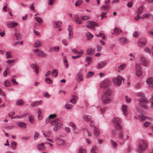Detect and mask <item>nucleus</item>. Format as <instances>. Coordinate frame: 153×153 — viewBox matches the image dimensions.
<instances>
[{"mask_svg":"<svg viewBox=\"0 0 153 153\" xmlns=\"http://www.w3.org/2000/svg\"><path fill=\"white\" fill-rule=\"evenodd\" d=\"M86 35L88 40L89 39L94 36H93L91 33L88 32L86 33Z\"/></svg>","mask_w":153,"mask_h":153,"instance_id":"72a5a7b5","label":"nucleus"},{"mask_svg":"<svg viewBox=\"0 0 153 153\" xmlns=\"http://www.w3.org/2000/svg\"><path fill=\"white\" fill-rule=\"evenodd\" d=\"M62 23L61 21H58L57 22H55L54 26L55 28L60 27L61 26Z\"/></svg>","mask_w":153,"mask_h":153,"instance_id":"bb28decb","label":"nucleus"},{"mask_svg":"<svg viewBox=\"0 0 153 153\" xmlns=\"http://www.w3.org/2000/svg\"><path fill=\"white\" fill-rule=\"evenodd\" d=\"M139 118L142 121L144 120L146 118V117L143 114H140L139 116Z\"/></svg>","mask_w":153,"mask_h":153,"instance_id":"c03bdc74","label":"nucleus"},{"mask_svg":"<svg viewBox=\"0 0 153 153\" xmlns=\"http://www.w3.org/2000/svg\"><path fill=\"white\" fill-rule=\"evenodd\" d=\"M87 23L90 24L91 25H86V27L88 28H92L93 26H98V24L95 22H94L91 21H88L87 22Z\"/></svg>","mask_w":153,"mask_h":153,"instance_id":"6e6552de","label":"nucleus"},{"mask_svg":"<svg viewBox=\"0 0 153 153\" xmlns=\"http://www.w3.org/2000/svg\"><path fill=\"white\" fill-rule=\"evenodd\" d=\"M74 21L77 24H81L82 23V21L80 20L78 16L77 15H75L74 17Z\"/></svg>","mask_w":153,"mask_h":153,"instance_id":"f3484780","label":"nucleus"},{"mask_svg":"<svg viewBox=\"0 0 153 153\" xmlns=\"http://www.w3.org/2000/svg\"><path fill=\"white\" fill-rule=\"evenodd\" d=\"M35 19L36 21L39 23H41L43 22V21L42 19L39 17H36Z\"/></svg>","mask_w":153,"mask_h":153,"instance_id":"e433bc0d","label":"nucleus"},{"mask_svg":"<svg viewBox=\"0 0 153 153\" xmlns=\"http://www.w3.org/2000/svg\"><path fill=\"white\" fill-rule=\"evenodd\" d=\"M69 125L70 126H71L73 129L74 130H75L76 127L75 125L72 122H71L70 123Z\"/></svg>","mask_w":153,"mask_h":153,"instance_id":"de8ad7c7","label":"nucleus"},{"mask_svg":"<svg viewBox=\"0 0 153 153\" xmlns=\"http://www.w3.org/2000/svg\"><path fill=\"white\" fill-rule=\"evenodd\" d=\"M36 54L38 56L42 57H45L46 56V54L45 52L42 51L39 52L38 54L36 53Z\"/></svg>","mask_w":153,"mask_h":153,"instance_id":"393cba45","label":"nucleus"},{"mask_svg":"<svg viewBox=\"0 0 153 153\" xmlns=\"http://www.w3.org/2000/svg\"><path fill=\"white\" fill-rule=\"evenodd\" d=\"M146 43V41L144 38H141L139 39L137 42L138 46L140 47H142L144 46Z\"/></svg>","mask_w":153,"mask_h":153,"instance_id":"0eeeda50","label":"nucleus"},{"mask_svg":"<svg viewBox=\"0 0 153 153\" xmlns=\"http://www.w3.org/2000/svg\"><path fill=\"white\" fill-rule=\"evenodd\" d=\"M68 30L69 31L68 35L69 36V37L68 38V39H71L73 37L72 28L71 25H69Z\"/></svg>","mask_w":153,"mask_h":153,"instance_id":"ddd939ff","label":"nucleus"},{"mask_svg":"<svg viewBox=\"0 0 153 153\" xmlns=\"http://www.w3.org/2000/svg\"><path fill=\"white\" fill-rule=\"evenodd\" d=\"M39 133L37 132H35L34 135V140L37 139V138L39 136Z\"/></svg>","mask_w":153,"mask_h":153,"instance_id":"4d7b16f0","label":"nucleus"},{"mask_svg":"<svg viewBox=\"0 0 153 153\" xmlns=\"http://www.w3.org/2000/svg\"><path fill=\"white\" fill-rule=\"evenodd\" d=\"M96 36L97 37L100 36L104 40H105L106 39L104 34L102 33H99V34H96Z\"/></svg>","mask_w":153,"mask_h":153,"instance_id":"79ce46f5","label":"nucleus"},{"mask_svg":"<svg viewBox=\"0 0 153 153\" xmlns=\"http://www.w3.org/2000/svg\"><path fill=\"white\" fill-rule=\"evenodd\" d=\"M139 34L137 31L134 32L133 33V36L135 37H137L139 36Z\"/></svg>","mask_w":153,"mask_h":153,"instance_id":"680f3d73","label":"nucleus"},{"mask_svg":"<svg viewBox=\"0 0 153 153\" xmlns=\"http://www.w3.org/2000/svg\"><path fill=\"white\" fill-rule=\"evenodd\" d=\"M111 82L110 80L105 79L101 82L100 84V86L101 88H108L110 85Z\"/></svg>","mask_w":153,"mask_h":153,"instance_id":"39448f33","label":"nucleus"},{"mask_svg":"<svg viewBox=\"0 0 153 153\" xmlns=\"http://www.w3.org/2000/svg\"><path fill=\"white\" fill-rule=\"evenodd\" d=\"M63 61L65 66L66 68H68V64L67 63L68 61L66 56H64L63 57Z\"/></svg>","mask_w":153,"mask_h":153,"instance_id":"cd10ccee","label":"nucleus"},{"mask_svg":"<svg viewBox=\"0 0 153 153\" xmlns=\"http://www.w3.org/2000/svg\"><path fill=\"white\" fill-rule=\"evenodd\" d=\"M115 124V127L117 129L121 130V129L122 127L119 124V123H117Z\"/></svg>","mask_w":153,"mask_h":153,"instance_id":"a18cd8bd","label":"nucleus"},{"mask_svg":"<svg viewBox=\"0 0 153 153\" xmlns=\"http://www.w3.org/2000/svg\"><path fill=\"white\" fill-rule=\"evenodd\" d=\"M11 81L13 82V84L15 85H17L18 83L16 81V79L13 78L11 79Z\"/></svg>","mask_w":153,"mask_h":153,"instance_id":"0e129e2a","label":"nucleus"},{"mask_svg":"<svg viewBox=\"0 0 153 153\" xmlns=\"http://www.w3.org/2000/svg\"><path fill=\"white\" fill-rule=\"evenodd\" d=\"M58 71L57 69H54L52 71V74L53 75H54V74H55V75H53L54 76H57L58 75Z\"/></svg>","mask_w":153,"mask_h":153,"instance_id":"8fccbe9b","label":"nucleus"},{"mask_svg":"<svg viewBox=\"0 0 153 153\" xmlns=\"http://www.w3.org/2000/svg\"><path fill=\"white\" fill-rule=\"evenodd\" d=\"M45 80L46 82L49 84H51L52 83V81L48 78H46L45 79Z\"/></svg>","mask_w":153,"mask_h":153,"instance_id":"6e6d98bb","label":"nucleus"},{"mask_svg":"<svg viewBox=\"0 0 153 153\" xmlns=\"http://www.w3.org/2000/svg\"><path fill=\"white\" fill-rule=\"evenodd\" d=\"M151 16V15L149 13H146L143 15L141 17V18L142 19L144 18H148L150 17Z\"/></svg>","mask_w":153,"mask_h":153,"instance_id":"58836bf2","label":"nucleus"},{"mask_svg":"<svg viewBox=\"0 0 153 153\" xmlns=\"http://www.w3.org/2000/svg\"><path fill=\"white\" fill-rule=\"evenodd\" d=\"M16 124L19 127L23 128H26V124L24 122H18L16 123Z\"/></svg>","mask_w":153,"mask_h":153,"instance_id":"6ab92c4d","label":"nucleus"},{"mask_svg":"<svg viewBox=\"0 0 153 153\" xmlns=\"http://www.w3.org/2000/svg\"><path fill=\"white\" fill-rule=\"evenodd\" d=\"M126 64H122L118 67V68L120 70H123L125 68Z\"/></svg>","mask_w":153,"mask_h":153,"instance_id":"603ef678","label":"nucleus"},{"mask_svg":"<svg viewBox=\"0 0 153 153\" xmlns=\"http://www.w3.org/2000/svg\"><path fill=\"white\" fill-rule=\"evenodd\" d=\"M92 50L91 48L88 49L87 51V53L88 55H91L92 54Z\"/></svg>","mask_w":153,"mask_h":153,"instance_id":"13d9d810","label":"nucleus"},{"mask_svg":"<svg viewBox=\"0 0 153 153\" xmlns=\"http://www.w3.org/2000/svg\"><path fill=\"white\" fill-rule=\"evenodd\" d=\"M124 135L122 132L120 133L119 135V137L120 139H123L124 138Z\"/></svg>","mask_w":153,"mask_h":153,"instance_id":"bf43d9fd","label":"nucleus"},{"mask_svg":"<svg viewBox=\"0 0 153 153\" xmlns=\"http://www.w3.org/2000/svg\"><path fill=\"white\" fill-rule=\"evenodd\" d=\"M91 58L90 56H86L85 59V61L87 63V64H85L86 66H88L89 64L91 62Z\"/></svg>","mask_w":153,"mask_h":153,"instance_id":"a211bd4d","label":"nucleus"},{"mask_svg":"<svg viewBox=\"0 0 153 153\" xmlns=\"http://www.w3.org/2000/svg\"><path fill=\"white\" fill-rule=\"evenodd\" d=\"M83 118L84 120L87 121H90L91 119V117L90 116L86 115H84Z\"/></svg>","mask_w":153,"mask_h":153,"instance_id":"4be33fe9","label":"nucleus"},{"mask_svg":"<svg viewBox=\"0 0 153 153\" xmlns=\"http://www.w3.org/2000/svg\"><path fill=\"white\" fill-rule=\"evenodd\" d=\"M45 122L47 123H50L51 126H54L53 130L55 131L59 130L62 127V124L59 118L51 119L48 117L46 119Z\"/></svg>","mask_w":153,"mask_h":153,"instance_id":"f257e3e1","label":"nucleus"},{"mask_svg":"<svg viewBox=\"0 0 153 153\" xmlns=\"http://www.w3.org/2000/svg\"><path fill=\"white\" fill-rule=\"evenodd\" d=\"M38 117L39 120H41L42 118V113L40 109H39L38 110Z\"/></svg>","mask_w":153,"mask_h":153,"instance_id":"c9c22d12","label":"nucleus"},{"mask_svg":"<svg viewBox=\"0 0 153 153\" xmlns=\"http://www.w3.org/2000/svg\"><path fill=\"white\" fill-rule=\"evenodd\" d=\"M44 96L47 98H49L50 97L51 95L49 94L47 92H46L44 94Z\"/></svg>","mask_w":153,"mask_h":153,"instance_id":"338daca9","label":"nucleus"},{"mask_svg":"<svg viewBox=\"0 0 153 153\" xmlns=\"http://www.w3.org/2000/svg\"><path fill=\"white\" fill-rule=\"evenodd\" d=\"M94 74V73L93 72H91L89 71L88 72L86 75V77L87 78H89L92 76Z\"/></svg>","mask_w":153,"mask_h":153,"instance_id":"473e14b6","label":"nucleus"},{"mask_svg":"<svg viewBox=\"0 0 153 153\" xmlns=\"http://www.w3.org/2000/svg\"><path fill=\"white\" fill-rule=\"evenodd\" d=\"M147 84L149 85V87L153 88V78L150 77L148 78L146 81Z\"/></svg>","mask_w":153,"mask_h":153,"instance_id":"9d476101","label":"nucleus"},{"mask_svg":"<svg viewBox=\"0 0 153 153\" xmlns=\"http://www.w3.org/2000/svg\"><path fill=\"white\" fill-rule=\"evenodd\" d=\"M151 123L149 122H146L144 123V126L145 127H148L149 126V125Z\"/></svg>","mask_w":153,"mask_h":153,"instance_id":"774afa93","label":"nucleus"},{"mask_svg":"<svg viewBox=\"0 0 153 153\" xmlns=\"http://www.w3.org/2000/svg\"><path fill=\"white\" fill-rule=\"evenodd\" d=\"M139 105L140 106L143 107L144 108L148 109L149 108L145 104H141V103H139Z\"/></svg>","mask_w":153,"mask_h":153,"instance_id":"a19ab883","label":"nucleus"},{"mask_svg":"<svg viewBox=\"0 0 153 153\" xmlns=\"http://www.w3.org/2000/svg\"><path fill=\"white\" fill-rule=\"evenodd\" d=\"M45 143H41L37 145V148L39 150L44 151V144Z\"/></svg>","mask_w":153,"mask_h":153,"instance_id":"dca6fc26","label":"nucleus"},{"mask_svg":"<svg viewBox=\"0 0 153 153\" xmlns=\"http://www.w3.org/2000/svg\"><path fill=\"white\" fill-rule=\"evenodd\" d=\"M17 144L16 142L14 141H12L11 144V147L13 149H15L16 148V146Z\"/></svg>","mask_w":153,"mask_h":153,"instance_id":"4c0bfd02","label":"nucleus"},{"mask_svg":"<svg viewBox=\"0 0 153 153\" xmlns=\"http://www.w3.org/2000/svg\"><path fill=\"white\" fill-rule=\"evenodd\" d=\"M56 142L59 145H64L65 144V141L61 139H58L56 140Z\"/></svg>","mask_w":153,"mask_h":153,"instance_id":"412c9836","label":"nucleus"},{"mask_svg":"<svg viewBox=\"0 0 153 153\" xmlns=\"http://www.w3.org/2000/svg\"><path fill=\"white\" fill-rule=\"evenodd\" d=\"M141 64L144 65V66H147L148 64V60L145 57H142L140 59Z\"/></svg>","mask_w":153,"mask_h":153,"instance_id":"9b49d317","label":"nucleus"},{"mask_svg":"<svg viewBox=\"0 0 153 153\" xmlns=\"http://www.w3.org/2000/svg\"><path fill=\"white\" fill-rule=\"evenodd\" d=\"M119 29L118 28H115L114 29V33L116 34H118L119 33Z\"/></svg>","mask_w":153,"mask_h":153,"instance_id":"e2e57ef3","label":"nucleus"},{"mask_svg":"<svg viewBox=\"0 0 153 153\" xmlns=\"http://www.w3.org/2000/svg\"><path fill=\"white\" fill-rule=\"evenodd\" d=\"M72 107V105H71L66 104L65 105V107L67 109H71Z\"/></svg>","mask_w":153,"mask_h":153,"instance_id":"864d4df0","label":"nucleus"},{"mask_svg":"<svg viewBox=\"0 0 153 153\" xmlns=\"http://www.w3.org/2000/svg\"><path fill=\"white\" fill-rule=\"evenodd\" d=\"M6 55L7 59L12 58L11 53L10 52H6Z\"/></svg>","mask_w":153,"mask_h":153,"instance_id":"2f4dec72","label":"nucleus"},{"mask_svg":"<svg viewBox=\"0 0 153 153\" xmlns=\"http://www.w3.org/2000/svg\"><path fill=\"white\" fill-rule=\"evenodd\" d=\"M42 42L40 41H38L36 42L34 45V47L35 48H37L39 46H41Z\"/></svg>","mask_w":153,"mask_h":153,"instance_id":"c756f323","label":"nucleus"},{"mask_svg":"<svg viewBox=\"0 0 153 153\" xmlns=\"http://www.w3.org/2000/svg\"><path fill=\"white\" fill-rule=\"evenodd\" d=\"M4 85L6 87H8L10 85V82L8 80H6L4 82Z\"/></svg>","mask_w":153,"mask_h":153,"instance_id":"3c124183","label":"nucleus"},{"mask_svg":"<svg viewBox=\"0 0 153 153\" xmlns=\"http://www.w3.org/2000/svg\"><path fill=\"white\" fill-rule=\"evenodd\" d=\"M119 41L121 43H126L127 41V39L125 38H119Z\"/></svg>","mask_w":153,"mask_h":153,"instance_id":"c85d7f7f","label":"nucleus"},{"mask_svg":"<svg viewBox=\"0 0 153 153\" xmlns=\"http://www.w3.org/2000/svg\"><path fill=\"white\" fill-rule=\"evenodd\" d=\"M126 100L127 102L129 103L131 102V99L130 97H129L127 96H126L125 97Z\"/></svg>","mask_w":153,"mask_h":153,"instance_id":"052dcab7","label":"nucleus"},{"mask_svg":"<svg viewBox=\"0 0 153 153\" xmlns=\"http://www.w3.org/2000/svg\"><path fill=\"white\" fill-rule=\"evenodd\" d=\"M22 104V100L21 99H19L16 102V105L18 106H21Z\"/></svg>","mask_w":153,"mask_h":153,"instance_id":"37998d69","label":"nucleus"},{"mask_svg":"<svg viewBox=\"0 0 153 153\" xmlns=\"http://www.w3.org/2000/svg\"><path fill=\"white\" fill-rule=\"evenodd\" d=\"M81 19L82 20H85L90 19V17L88 16H82L81 17Z\"/></svg>","mask_w":153,"mask_h":153,"instance_id":"f704fd0d","label":"nucleus"},{"mask_svg":"<svg viewBox=\"0 0 153 153\" xmlns=\"http://www.w3.org/2000/svg\"><path fill=\"white\" fill-rule=\"evenodd\" d=\"M112 122L114 124H116L117 123H120L121 122V120L119 117H114L112 120Z\"/></svg>","mask_w":153,"mask_h":153,"instance_id":"aec40b11","label":"nucleus"},{"mask_svg":"<svg viewBox=\"0 0 153 153\" xmlns=\"http://www.w3.org/2000/svg\"><path fill=\"white\" fill-rule=\"evenodd\" d=\"M29 121L30 122L32 123H34V119L32 115H28Z\"/></svg>","mask_w":153,"mask_h":153,"instance_id":"ea45409f","label":"nucleus"},{"mask_svg":"<svg viewBox=\"0 0 153 153\" xmlns=\"http://www.w3.org/2000/svg\"><path fill=\"white\" fill-rule=\"evenodd\" d=\"M62 43L65 46H67L68 45V42L65 39H63L62 40Z\"/></svg>","mask_w":153,"mask_h":153,"instance_id":"69168bd1","label":"nucleus"},{"mask_svg":"<svg viewBox=\"0 0 153 153\" xmlns=\"http://www.w3.org/2000/svg\"><path fill=\"white\" fill-rule=\"evenodd\" d=\"M82 0H78L75 4V6L76 7L82 3Z\"/></svg>","mask_w":153,"mask_h":153,"instance_id":"09e8293b","label":"nucleus"},{"mask_svg":"<svg viewBox=\"0 0 153 153\" xmlns=\"http://www.w3.org/2000/svg\"><path fill=\"white\" fill-rule=\"evenodd\" d=\"M140 103L143 102L146 104H148L149 102V100H148L147 98L144 95L140 97L138 99Z\"/></svg>","mask_w":153,"mask_h":153,"instance_id":"1a4fd4ad","label":"nucleus"},{"mask_svg":"<svg viewBox=\"0 0 153 153\" xmlns=\"http://www.w3.org/2000/svg\"><path fill=\"white\" fill-rule=\"evenodd\" d=\"M94 133L96 136H98L100 134L99 130L98 128L94 126Z\"/></svg>","mask_w":153,"mask_h":153,"instance_id":"5701e85b","label":"nucleus"},{"mask_svg":"<svg viewBox=\"0 0 153 153\" xmlns=\"http://www.w3.org/2000/svg\"><path fill=\"white\" fill-rule=\"evenodd\" d=\"M111 145L114 148H115L117 146V143L113 141L112 140H111Z\"/></svg>","mask_w":153,"mask_h":153,"instance_id":"5fc2aeb1","label":"nucleus"},{"mask_svg":"<svg viewBox=\"0 0 153 153\" xmlns=\"http://www.w3.org/2000/svg\"><path fill=\"white\" fill-rule=\"evenodd\" d=\"M143 10V7L140 6L138 9V11L137 12V13L139 14H141Z\"/></svg>","mask_w":153,"mask_h":153,"instance_id":"49530a36","label":"nucleus"},{"mask_svg":"<svg viewBox=\"0 0 153 153\" xmlns=\"http://www.w3.org/2000/svg\"><path fill=\"white\" fill-rule=\"evenodd\" d=\"M72 97L73 98L71 100L70 102L73 104H75L76 103L77 98L75 95H73Z\"/></svg>","mask_w":153,"mask_h":153,"instance_id":"b1692460","label":"nucleus"},{"mask_svg":"<svg viewBox=\"0 0 153 153\" xmlns=\"http://www.w3.org/2000/svg\"><path fill=\"white\" fill-rule=\"evenodd\" d=\"M106 65V63L105 62H100L97 64V68L99 69L101 68L105 67Z\"/></svg>","mask_w":153,"mask_h":153,"instance_id":"2eb2a0df","label":"nucleus"},{"mask_svg":"<svg viewBox=\"0 0 153 153\" xmlns=\"http://www.w3.org/2000/svg\"><path fill=\"white\" fill-rule=\"evenodd\" d=\"M111 95V91L108 89L106 91L102 93L101 98V102L102 103L106 104L111 101L110 97Z\"/></svg>","mask_w":153,"mask_h":153,"instance_id":"f03ea898","label":"nucleus"},{"mask_svg":"<svg viewBox=\"0 0 153 153\" xmlns=\"http://www.w3.org/2000/svg\"><path fill=\"white\" fill-rule=\"evenodd\" d=\"M76 79L77 82H80L82 80L83 76L81 72H79L77 74Z\"/></svg>","mask_w":153,"mask_h":153,"instance_id":"f8f14e48","label":"nucleus"},{"mask_svg":"<svg viewBox=\"0 0 153 153\" xmlns=\"http://www.w3.org/2000/svg\"><path fill=\"white\" fill-rule=\"evenodd\" d=\"M122 107V111L123 112V114L126 116H127V106L125 105H123Z\"/></svg>","mask_w":153,"mask_h":153,"instance_id":"4468645a","label":"nucleus"},{"mask_svg":"<svg viewBox=\"0 0 153 153\" xmlns=\"http://www.w3.org/2000/svg\"><path fill=\"white\" fill-rule=\"evenodd\" d=\"M97 150L96 147L94 146H93L90 150V153H97Z\"/></svg>","mask_w":153,"mask_h":153,"instance_id":"7c9ffc66","label":"nucleus"},{"mask_svg":"<svg viewBox=\"0 0 153 153\" xmlns=\"http://www.w3.org/2000/svg\"><path fill=\"white\" fill-rule=\"evenodd\" d=\"M42 102L41 100L36 101L33 103L31 105V106L33 107L37 106L39 104H40L42 103Z\"/></svg>","mask_w":153,"mask_h":153,"instance_id":"a878e982","label":"nucleus"},{"mask_svg":"<svg viewBox=\"0 0 153 153\" xmlns=\"http://www.w3.org/2000/svg\"><path fill=\"white\" fill-rule=\"evenodd\" d=\"M147 146L146 141L144 140H140L139 145V149H138V153H141L142 152L145 151Z\"/></svg>","mask_w":153,"mask_h":153,"instance_id":"7ed1b4c3","label":"nucleus"},{"mask_svg":"<svg viewBox=\"0 0 153 153\" xmlns=\"http://www.w3.org/2000/svg\"><path fill=\"white\" fill-rule=\"evenodd\" d=\"M136 74L137 76H140L142 74L143 72L140 65L137 64L135 65Z\"/></svg>","mask_w":153,"mask_h":153,"instance_id":"423d86ee","label":"nucleus"},{"mask_svg":"<svg viewBox=\"0 0 153 153\" xmlns=\"http://www.w3.org/2000/svg\"><path fill=\"white\" fill-rule=\"evenodd\" d=\"M122 80L124 81V79L120 76H119L114 78L113 79V82L115 85L117 86H119L121 85Z\"/></svg>","mask_w":153,"mask_h":153,"instance_id":"20e7f679","label":"nucleus"}]
</instances>
